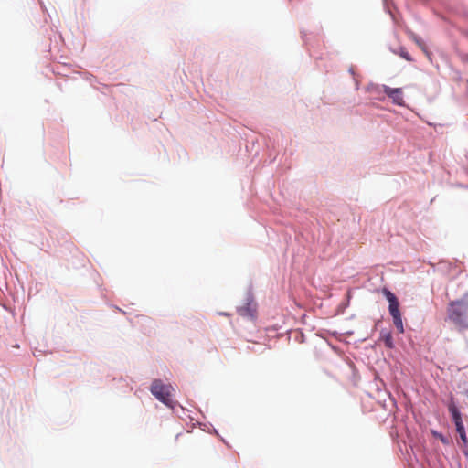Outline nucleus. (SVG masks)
<instances>
[{
	"label": "nucleus",
	"mask_w": 468,
	"mask_h": 468,
	"mask_svg": "<svg viewBox=\"0 0 468 468\" xmlns=\"http://www.w3.org/2000/svg\"><path fill=\"white\" fill-rule=\"evenodd\" d=\"M446 320L458 332L468 330V293L463 298L451 301L446 309Z\"/></svg>",
	"instance_id": "1"
},
{
	"label": "nucleus",
	"mask_w": 468,
	"mask_h": 468,
	"mask_svg": "<svg viewBox=\"0 0 468 468\" xmlns=\"http://www.w3.org/2000/svg\"><path fill=\"white\" fill-rule=\"evenodd\" d=\"M151 393L165 405L173 408L174 388L169 384H164L160 379H154L151 385Z\"/></svg>",
	"instance_id": "2"
},
{
	"label": "nucleus",
	"mask_w": 468,
	"mask_h": 468,
	"mask_svg": "<svg viewBox=\"0 0 468 468\" xmlns=\"http://www.w3.org/2000/svg\"><path fill=\"white\" fill-rule=\"evenodd\" d=\"M382 293L387 298L389 305H388V311L389 314L393 319V324L398 329L399 333L403 334L404 333V326H403V321H402V315L399 310V303L396 295L391 292L388 288L382 289Z\"/></svg>",
	"instance_id": "3"
},
{
	"label": "nucleus",
	"mask_w": 468,
	"mask_h": 468,
	"mask_svg": "<svg viewBox=\"0 0 468 468\" xmlns=\"http://www.w3.org/2000/svg\"><path fill=\"white\" fill-rule=\"evenodd\" d=\"M383 91L388 98L393 101L394 103L398 105L404 104L403 93L400 88H390L388 86H384Z\"/></svg>",
	"instance_id": "4"
},
{
	"label": "nucleus",
	"mask_w": 468,
	"mask_h": 468,
	"mask_svg": "<svg viewBox=\"0 0 468 468\" xmlns=\"http://www.w3.org/2000/svg\"><path fill=\"white\" fill-rule=\"evenodd\" d=\"M380 340L384 343L386 347L390 349L394 347L393 337L390 332L385 330L381 331Z\"/></svg>",
	"instance_id": "5"
},
{
	"label": "nucleus",
	"mask_w": 468,
	"mask_h": 468,
	"mask_svg": "<svg viewBox=\"0 0 468 468\" xmlns=\"http://www.w3.org/2000/svg\"><path fill=\"white\" fill-rule=\"evenodd\" d=\"M454 424L456 426V431L459 433L462 441L463 442V444H467L468 439L466 436L464 426L463 424V420L456 421Z\"/></svg>",
	"instance_id": "6"
},
{
	"label": "nucleus",
	"mask_w": 468,
	"mask_h": 468,
	"mask_svg": "<svg viewBox=\"0 0 468 468\" xmlns=\"http://www.w3.org/2000/svg\"><path fill=\"white\" fill-rule=\"evenodd\" d=\"M448 409H449L450 413L452 414L454 423L456 421L462 420L461 413H460L459 410L457 409L456 405L454 404V402H451L449 404Z\"/></svg>",
	"instance_id": "7"
},
{
	"label": "nucleus",
	"mask_w": 468,
	"mask_h": 468,
	"mask_svg": "<svg viewBox=\"0 0 468 468\" xmlns=\"http://www.w3.org/2000/svg\"><path fill=\"white\" fill-rule=\"evenodd\" d=\"M413 39L418 44V46H420L422 49H424L425 45H424L423 41L420 37H418L417 36L413 35Z\"/></svg>",
	"instance_id": "8"
},
{
	"label": "nucleus",
	"mask_w": 468,
	"mask_h": 468,
	"mask_svg": "<svg viewBox=\"0 0 468 468\" xmlns=\"http://www.w3.org/2000/svg\"><path fill=\"white\" fill-rule=\"evenodd\" d=\"M400 56H401L402 58H405L406 60H408V61H411V60H412V59H411V58L410 57V55H409V53H408L407 51L402 50V51L400 52Z\"/></svg>",
	"instance_id": "9"
},
{
	"label": "nucleus",
	"mask_w": 468,
	"mask_h": 468,
	"mask_svg": "<svg viewBox=\"0 0 468 468\" xmlns=\"http://www.w3.org/2000/svg\"><path fill=\"white\" fill-rule=\"evenodd\" d=\"M465 396L468 398V390L464 392Z\"/></svg>",
	"instance_id": "10"
}]
</instances>
